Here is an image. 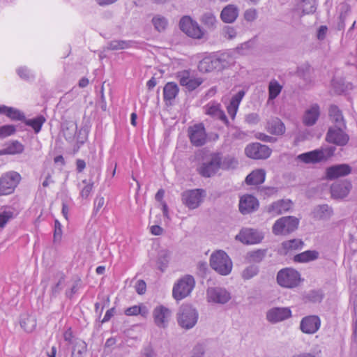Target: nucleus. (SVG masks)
<instances>
[{
	"mask_svg": "<svg viewBox=\"0 0 357 357\" xmlns=\"http://www.w3.org/2000/svg\"><path fill=\"white\" fill-rule=\"evenodd\" d=\"M257 17V12L255 8H249L244 13V19L247 22H253Z\"/></svg>",
	"mask_w": 357,
	"mask_h": 357,
	"instance_id": "obj_60",
	"label": "nucleus"
},
{
	"mask_svg": "<svg viewBox=\"0 0 357 357\" xmlns=\"http://www.w3.org/2000/svg\"><path fill=\"white\" fill-rule=\"evenodd\" d=\"M177 77L181 86H185L189 91H193L200 86L203 79L200 77H196L190 75L189 71L184 70L178 73Z\"/></svg>",
	"mask_w": 357,
	"mask_h": 357,
	"instance_id": "obj_14",
	"label": "nucleus"
},
{
	"mask_svg": "<svg viewBox=\"0 0 357 357\" xmlns=\"http://www.w3.org/2000/svg\"><path fill=\"white\" fill-rule=\"evenodd\" d=\"M125 314L127 316H136L141 314L144 317H146L149 314V310L144 305H133L125 310Z\"/></svg>",
	"mask_w": 357,
	"mask_h": 357,
	"instance_id": "obj_38",
	"label": "nucleus"
},
{
	"mask_svg": "<svg viewBox=\"0 0 357 357\" xmlns=\"http://www.w3.org/2000/svg\"><path fill=\"white\" fill-rule=\"evenodd\" d=\"M171 253L167 250H160L158 255L157 264L158 269L164 272L168 266Z\"/></svg>",
	"mask_w": 357,
	"mask_h": 357,
	"instance_id": "obj_34",
	"label": "nucleus"
},
{
	"mask_svg": "<svg viewBox=\"0 0 357 357\" xmlns=\"http://www.w3.org/2000/svg\"><path fill=\"white\" fill-rule=\"evenodd\" d=\"M207 301L210 303L225 304L231 299V294L226 289L215 287L206 291Z\"/></svg>",
	"mask_w": 357,
	"mask_h": 357,
	"instance_id": "obj_11",
	"label": "nucleus"
},
{
	"mask_svg": "<svg viewBox=\"0 0 357 357\" xmlns=\"http://www.w3.org/2000/svg\"><path fill=\"white\" fill-rule=\"evenodd\" d=\"M195 281L192 276L186 275L174 284L172 296L176 301H181L188 296L195 287Z\"/></svg>",
	"mask_w": 357,
	"mask_h": 357,
	"instance_id": "obj_3",
	"label": "nucleus"
},
{
	"mask_svg": "<svg viewBox=\"0 0 357 357\" xmlns=\"http://www.w3.org/2000/svg\"><path fill=\"white\" fill-rule=\"evenodd\" d=\"M282 86L275 79H272L268 84V99H275L281 92Z\"/></svg>",
	"mask_w": 357,
	"mask_h": 357,
	"instance_id": "obj_46",
	"label": "nucleus"
},
{
	"mask_svg": "<svg viewBox=\"0 0 357 357\" xmlns=\"http://www.w3.org/2000/svg\"><path fill=\"white\" fill-rule=\"evenodd\" d=\"M93 187V183L89 181L86 179L83 180L81 183L79 184L80 189V196L83 199H87L90 195Z\"/></svg>",
	"mask_w": 357,
	"mask_h": 357,
	"instance_id": "obj_49",
	"label": "nucleus"
},
{
	"mask_svg": "<svg viewBox=\"0 0 357 357\" xmlns=\"http://www.w3.org/2000/svg\"><path fill=\"white\" fill-rule=\"evenodd\" d=\"M350 301L354 307V316H357V289L351 295Z\"/></svg>",
	"mask_w": 357,
	"mask_h": 357,
	"instance_id": "obj_63",
	"label": "nucleus"
},
{
	"mask_svg": "<svg viewBox=\"0 0 357 357\" xmlns=\"http://www.w3.org/2000/svg\"><path fill=\"white\" fill-rule=\"evenodd\" d=\"M335 150V148L334 147H329L321 150L317 149L301 154L298 156V158L305 163L317 162L323 160H326L328 158L333 155Z\"/></svg>",
	"mask_w": 357,
	"mask_h": 357,
	"instance_id": "obj_9",
	"label": "nucleus"
},
{
	"mask_svg": "<svg viewBox=\"0 0 357 357\" xmlns=\"http://www.w3.org/2000/svg\"><path fill=\"white\" fill-rule=\"evenodd\" d=\"M142 354L143 357H155V353L151 345L145 347L142 351Z\"/></svg>",
	"mask_w": 357,
	"mask_h": 357,
	"instance_id": "obj_62",
	"label": "nucleus"
},
{
	"mask_svg": "<svg viewBox=\"0 0 357 357\" xmlns=\"http://www.w3.org/2000/svg\"><path fill=\"white\" fill-rule=\"evenodd\" d=\"M245 95V91L244 90H241L231 97L229 104L227 107V110L232 119L235 118L239 105Z\"/></svg>",
	"mask_w": 357,
	"mask_h": 357,
	"instance_id": "obj_25",
	"label": "nucleus"
},
{
	"mask_svg": "<svg viewBox=\"0 0 357 357\" xmlns=\"http://www.w3.org/2000/svg\"><path fill=\"white\" fill-rule=\"evenodd\" d=\"M351 189V183L344 180L334 183L331 187V192L334 198H344L347 196Z\"/></svg>",
	"mask_w": 357,
	"mask_h": 357,
	"instance_id": "obj_20",
	"label": "nucleus"
},
{
	"mask_svg": "<svg viewBox=\"0 0 357 357\" xmlns=\"http://www.w3.org/2000/svg\"><path fill=\"white\" fill-rule=\"evenodd\" d=\"M24 151V146L17 141L13 142L0 151L2 154H18Z\"/></svg>",
	"mask_w": 357,
	"mask_h": 357,
	"instance_id": "obj_41",
	"label": "nucleus"
},
{
	"mask_svg": "<svg viewBox=\"0 0 357 357\" xmlns=\"http://www.w3.org/2000/svg\"><path fill=\"white\" fill-rule=\"evenodd\" d=\"M198 318L197 310L188 304L182 305L176 314L178 326L185 330L192 328L197 323Z\"/></svg>",
	"mask_w": 357,
	"mask_h": 357,
	"instance_id": "obj_1",
	"label": "nucleus"
},
{
	"mask_svg": "<svg viewBox=\"0 0 357 357\" xmlns=\"http://www.w3.org/2000/svg\"><path fill=\"white\" fill-rule=\"evenodd\" d=\"M188 134L190 142L195 146H203L206 142L207 134L202 123H197L190 126Z\"/></svg>",
	"mask_w": 357,
	"mask_h": 357,
	"instance_id": "obj_10",
	"label": "nucleus"
},
{
	"mask_svg": "<svg viewBox=\"0 0 357 357\" xmlns=\"http://www.w3.org/2000/svg\"><path fill=\"white\" fill-rule=\"evenodd\" d=\"M290 209V200H279L267 207V212L272 215L282 214Z\"/></svg>",
	"mask_w": 357,
	"mask_h": 357,
	"instance_id": "obj_26",
	"label": "nucleus"
},
{
	"mask_svg": "<svg viewBox=\"0 0 357 357\" xmlns=\"http://www.w3.org/2000/svg\"><path fill=\"white\" fill-rule=\"evenodd\" d=\"M18 75L24 79L29 80L33 78L31 72L26 67H20L17 70Z\"/></svg>",
	"mask_w": 357,
	"mask_h": 357,
	"instance_id": "obj_57",
	"label": "nucleus"
},
{
	"mask_svg": "<svg viewBox=\"0 0 357 357\" xmlns=\"http://www.w3.org/2000/svg\"><path fill=\"white\" fill-rule=\"evenodd\" d=\"M151 22L154 29L158 32L164 31L168 26V20L161 15L153 16Z\"/></svg>",
	"mask_w": 357,
	"mask_h": 357,
	"instance_id": "obj_39",
	"label": "nucleus"
},
{
	"mask_svg": "<svg viewBox=\"0 0 357 357\" xmlns=\"http://www.w3.org/2000/svg\"><path fill=\"white\" fill-rule=\"evenodd\" d=\"M303 280L300 273L297 271L291 269V288L298 286Z\"/></svg>",
	"mask_w": 357,
	"mask_h": 357,
	"instance_id": "obj_59",
	"label": "nucleus"
},
{
	"mask_svg": "<svg viewBox=\"0 0 357 357\" xmlns=\"http://www.w3.org/2000/svg\"><path fill=\"white\" fill-rule=\"evenodd\" d=\"M205 348L204 345L198 344L192 350L191 357H204Z\"/></svg>",
	"mask_w": 357,
	"mask_h": 357,
	"instance_id": "obj_58",
	"label": "nucleus"
},
{
	"mask_svg": "<svg viewBox=\"0 0 357 357\" xmlns=\"http://www.w3.org/2000/svg\"><path fill=\"white\" fill-rule=\"evenodd\" d=\"M211 268L222 275H229L232 270V261L223 250L214 252L210 257Z\"/></svg>",
	"mask_w": 357,
	"mask_h": 357,
	"instance_id": "obj_2",
	"label": "nucleus"
},
{
	"mask_svg": "<svg viewBox=\"0 0 357 357\" xmlns=\"http://www.w3.org/2000/svg\"><path fill=\"white\" fill-rule=\"evenodd\" d=\"M255 45V39H252L241 44V45L238 47V50L241 54H245L253 49Z\"/></svg>",
	"mask_w": 357,
	"mask_h": 357,
	"instance_id": "obj_54",
	"label": "nucleus"
},
{
	"mask_svg": "<svg viewBox=\"0 0 357 357\" xmlns=\"http://www.w3.org/2000/svg\"><path fill=\"white\" fill-rule=\"evenodd\" d=\"M201 22L208 29L215 28L218 23L216 17L211 12L204 13L201 17Z\"/></svg>",
	"mask_w": 357,
	"mask_h": 357,
	"instance_id": "obj_47",
	"label": "nucleus"
},
{
	"mask_svg": "<svg viewBox=\"0 0 357 357\" xmlns=\"http://www.w3.org/2000/svg\"><path fill=\"white\" fill-rule=\"evenodd\" d=\"M319 257V252L316 250H307L294 257V261L298 263H307Z\"/></svg>",
	"mask_w": 357,
	"mask_h": 357,
	"instance_id": "obj_32",
	"label": "nucleus"
},
{
	"mask_svg": "<svg viewBox=\"0 0 357 357\" xmlns=\"http://www.w3.org/2000/svg\"><path fill=\"white\" fill-rule=\"evenodd\" d=\"M320 114L319 107L317 104H314L311 107L305 111L303 116V123L308 126H313L317 121Z\"/></svg>",
	"mask_w": 357,
	"mask_h": 357,
	"instance_id": "obj_27",
	"label": "nucleus"
},
{
	"mask_svg": "<svg viewBox=\"0 0 357 357\" xmlns=\"http://www.w3.org/2000/svg\"><path fill=\"white\" fill-rule=\"evenodd\" d=\"M77 126L74 121H69L63 125V133L65 138L68 140H73L77 133Z\"/></svg>",
	"mask_w": 357,
	"mask_h": 357,
	"instance_id": "obj_35",
	"label": "nucleus"
},
{
	"mask_svg": "<svg viewBox=\"0 0 357 357\" xmlns=\"http://www.w3.org/2000/svg\"><path fill=\"white\" fill-rule=\"evenodd\" d=\"M345 128L341 126L330 128L326 136V141L337 146H344L347 144L349 137L343 130Z\"/></svg>",
	"mask_w": 357,
	"mask_h": 357,
	"instance_id": "obj_12",
	"label": "nucleus"
},
{
	"mask_svg": "<svg viewBox=\"0 0 357 357\" xmlns=\"http://www.w3.org/2000/svg\"><path fill=\"white\" fill-rule=\"evenodd\" d=\"M328 114L331 120L335 123V126L346 127L342 113L337 106L334 105H331Z\"/></svg>",
	"mask_w": 357,
	"mask_h": 357,
	"instance_id": "obj_30",
	"label": "nucleus"
},
{
	"mask_svg": "<svg viewBox=\"0 0 357 357\" xmlns=\"http://www.w3.org/2000/svg\"><path fill=\"white\" fill-rule=\"evenodd\" d=\"M245 153L250 158L266 159L271 155V149L266 145L253 143L246 146Z\"/></svg>",
	"mask_w": 357,
	"mask_h": 357,
	"instance_id": "obj_13",
	"label": "nucleus"
},
{
	"mask_svg": "<svg viewBox=\"0 0 357 357\" xmlns=\"http://www.w3.org/2000/svg\"><path fill=\"white\" fill-rule=\"evenodd\" d=\"M238 236L243 243L246 244L258 243L264 238L261 232L254 229H242Z\"/></svg>",
	"mask_w": 357,
	"mask_h": 357,
	"instance_id": "obj_19",
	"label": "nucleus"
},
{
	"mask_svg": "<svg viewBox=\"0 0 357 357\" xmlns=\"http://www.w3.org/2000/svg\"><path fill=\"white\" fill-rule=\"evenodd\" d=\"M172 316V310L163 305L155 306L152 312L153 322L159 328L165 329L167 328Z\"/></svg>",
	"mask_w": 357,
	"mask_h": 357,
	"instance_id": "obj_7",
	"label": "nucleus"
},
{
	"mask_svg": "<svg viewBox=\"0 0 357 357\" xmlns=\"http://www.w3.org/2000/svg\"><path fill=\"white\" fill-rule=\"evenodd\" d=\"M36 325V319L32 316H26L22 319L20 321L21 327L27 333L33 332L35 330Z\"/></svg>",
	"mask_w": 357,
	"mask_h": 357,
	"instance_id": "obj_43",
	"label": "nucleus"
},
{
	"mask_svg": "<svg viewBox=\"0 0 357 357\" xmlns=\"http://www.w3.org/2000/svg\"><path fill=\"white\" fill-rule=\"evenodd\" d=\"M220 67V61L215 56H206L199 61L198 69L202 73H208Z\"/></svg>",
	"mask_w": 357,
	"mask_h": 357,
	"instance_id": "obj_22",
	"label": "nucleus"
},
{
	"mask_svg": "<svg viewBox=\"0 0 357 357\" xmlns=\"http://www.w3.org/2000/svg\"><path fill=\"white\" fill-rule=\"evenodd\" d=\"M290 232V216L279 218L273 226V233L275 235H287Z\"/></svg>",
	"mask_w": 357,
	"mask_h": 357,
	"instance_id": "obj_24",
	"label": "nucleus"
},
{
	"mask_svg": "<svg viewBox=\"0 0 357 357\" xmlns=\"http://www.w3.org/2000/svg\"><path fill=\"white\" fill-rule=\"evenodd\" d=\"M333 215V209L327 204L318 205L312 211V216L317 220H326Z\"/></svg>",
	"mask_w": 357,
	"mask_h": 357,
	"instance_id": "obj_29",
	"label": "nucleus"
},
{
	"mask_svg": "<svg viewBox=\"0 0 357 357\" xmlns=\"http://www.w3.org/2000/svg\"><path fill=\"white\" fill-rule=\"evenodd\" d=\"M220 169V154L214 153L207 156L197 170L200 175L208 178L214 176Z\"/></svg>",
	"mask_w": 357,
	"mask_h": 357,
	"instance_id": "obj_4",
	"label": "nucleus"
},
{
	"mask_svg": "<svg viewBox=\"0 0 357 357\" xmlns=\"http://www.w3.org/2000/svg\"><path fill=\"white\" fill-rule=\"evenodd\" d=\"M179 91L178 87L176 84L174 82H168L165 84L163 89L164 99L165 101L173 100Z\"/></svg>",
	"mask_w": 357,
	"mask_h": 357,
	"instance_id": "obj_33",
	"label": "nucleus"
},
{
	"mask_svg": "<svg viewBox=\"0 0 357 357\" xmlns=\"http://www.w3.org/2000/svg\"><path fill=\"white\" fill-rule=\"evenodd\" d=\"M320 326L319 317L316 315H310L302 319L300 328L304 333L314 334L319 329Z\"/></svg>",
	"mask_w": 357,
	"mask_h": 357,
	"instance_id": "obj_15",
	"label": "nucleus"
},
{
	"mask_svg": "<svg viewBox=\"0 0 357 357\" xmlns=\"http://www.w3.org/2000/svg\"><path fill=\"white\" fill-rule=\"evenodd\" d=\"M352 329V339L354 342H357V316H354Z\"/></svg>",
	"mask_w": 357,
	"mask_h": 357,
	"instance_id": "obj_64",
	"label": "nucleus"
},
{
	"mask_svg": "<svg viewBox=\"0 0 357 357\" xmlns=\"http://www.w3.org/2000/svg\"><path fill=\"white\" fill-rule=\"evenodd\" d=\"M258 200L252 195H245L239 202V210L243 214H248L258 208Z\"/></svg>",
	"mask_w": 357,
	"mask_h": 357,
	"instance_id": "obj_18",
	"label": "nucleus"
},
{
	"mask_svg": "<svg viewBox=\"0 0 357 357\" xmlns=\"http://www.w3.org/2000/svg\"><path fill=\"white\" fill-rule=\"evenodd\" d=\"M317 0H301L303 13L304 14L312 13L316 10Z\"/></svg>",
	"mask_w": 357,
	"mask_h": 357,
	"instance_id": "obj_52",
	"label": "nucleus"
},
{
	"mask_svg": "<svg viewBox=\"0 0 357 357\" xmlns=\"http://www.w3.org/2000/svg\"><path fill=\"white\" fill-rule=\"evenodd\" d=\"M259 120V116L256 113H250L245 116V121L250 125L257 124Z\"/></svg>",
	"mask_w": 357,
	"mask_h": 357,
	"instance_id": "obj_61",
	"label": "nucleus"
},
{
	"mask_svg": "<svg viewBox=\"0 0 357 357\" xmlns=\"http://www.w3.org/2000/svg\"><path fill=\"white\" fill-rule=\"evenodd\" d=\"M181 30L188 36L200 39L204 36V31L198 23L189 16H183L179 22Z\"/></svg>",
	"mask_w": 357,
	"mask_h": 357,
	"instance_id": "obj_8",
	"label": "nucleus"
},
{
	"mask_svg": "<svg viewBox=\"0 0 357 357\" xmlns=\"http://www.w3.org/2000/svg\"><path fill=\"white\" fill-rule=\"evenodd\" d=\"M15 132V128L12 125H6L0 127V138H5L13 135Z\"/></svg>",
	"mask_w": 357,
	"mask_h": 357,
	"instance_id": "obj_56",
	"label": "nucleus"
},
{
	"mask_svg": "<svg viewBox=\"0 0 357 357\" xmlns=\"http://www.w3.org/2000/svg\"><path fill=\"white\" fill-rule=\"evenodd\" d=\"M266 254V250H257L250 251L246 255V259L249 262L259 263L265 257Z\"/></svg>",
	"mask_w": 357,
	"mask_h": 357,
	"instance_id": "obj_44",
	"label": "nucleus"
},
{
	"mask_svg": "<svg viewBox=\"0 0 357 357\" xmlns=\"http://www.w3.org/2000/svg\"><path fill=\"white\" fill-rule=\"evenodd\" d=\"M278 283L287 288L290 287V268H285L280 270L277 275Z\"/></svg>",
	"mask_w": 357,
	"mask_h": 357,
	"instance_id": "obj_37",
	"label": "nucleus"
},
{
	"mask_svg": "<svg viewBox=\"0 0 357 357\" xmlns=\"http://www.w3.org/2000/svg\"><path fill=\"white\" fill-rule=\"evenodd\" d=\"M290 317V309L289 307H273L266 312V319L276 324Z\"/></svg>",
	"mask_w": 357,
	"mask_h": 357,
	"instance_id": "obj_17",
	"label": "nucleus"
},
{
	"mask_svg": "<svg viewBox=\"0 0 357 357\" xmlns=\"http://www.w3.org/2000/svg\"><path fill=\"white\" fill-rule=\"evenodd\" d=\"M259 268L255 265H250L246 267L242 272L241 276L244 280H250L257 275Z\"/></svg>",
	"mask_w": 357,
	"mask_h": 357,
	"instance_id": "obj_53",
	"label": "nucleus"
},
{
	"mask_svg": "<svg viewBox=\"0 0 357 357\" xmlns=\"http://www.w3.org/2000/svg\"><path fill=\"white\" fill-rule=\"evenodd\" d=\"M351 170L349 165L346 164L333 165L327 169V178L335 179L340 176H344L350 174Z\"/></svg>",
	"mask_w": 357,
	"mask_h": 357,
	"instance_id": "obj_21",
	"label": "nucleus"
},
{
	"mask_svg": "<svg viewBox=\"0 0 357 357\" xmlns=\"http://www.w3.org/2000/svg\"><path fill=\"white\" fill-rule=\"evenodd\" d=\"M238 166V161L232 156L227 155L223 158L220 156V169H234Z\"/></svg>",
	"mask_w": 357,
	"mask_h": 357,
	"instance_id": "obj_45",
	"label": "nucleus"
},
{
	"mask_svg": "<svg viewBox=\"0 0 357 357\" xmlns=\"http://www.w3.org/2000/svg\"><path fill=\"white\" fill-rule=\"evenodd\" d=\"M0 114H4L9 118L14 120H22L24 118V114L18 109L5 105L0 106Z\"/></svg>",
	"mask_w": 357,
	"mask_h": 357,
	"instance_id": "obj_36",
	"label": "nucleus"
},
{
	"mask_svg": "<svg viewBox=\"0 0 357 357\" xmlns=\"http://www.w3.org/2000/svg\"><path fill=\"white\" fill-rule=\"evenodd\" d=\"M310 66L308 64L305 63L298 67L297 74L298 76L303 77L305 80L307 81L310 79Z\"/></svg>",
	"mask_w": 357,
	"mask_h": 357,
	"instance_id": "obj_55",
	"label": "nucleus"
},
{
	"mask_svg": "<svg viewBox=\"0 0 357 357\" xmlns=\"http://www.w3.org/2000/svg\"><path fill=\"white\" fill-rule=\"evenodd\" d=\"M204 110L206 115L219 119L225 124L228 125V119L221 108L220 103L215 101H211L204 107Z\"/></svg>",
	"mask_w": 357,
	"mask_h": 357,
	"instance_id": "obj_16",
	"label": "nucleus"
},
{
	"mask_svg": "<svg viewBox=\"0 0 357 357\" xmlns=\"http://www.w3.org/2000/svg\"><path fill=\"white\" fill-rule=\"evenodd\" d=\"M269 129L271 132L274 135H282L285 131V127L283 123L279 119L273 121L270 125Z\"/></svg>",
	"mask_w": 357,
	"mask_h": 357,
	"instance_id": "obj_51",
	"label": "nucleus"
},
{
	"mask_svg": "<svg viewBox=\"0 0 357 357\" xmlns=\"http://www.w3.org/2000/svg\"><path fill=\"white\" fill-rule=\"evenodd\" d=\"M131 45L132 41L130 40H112L107 43V49L109 50H121L130 47Z\"/></svg>",
	"mask_w": 357,
	"mask_h": 357,
	"instance_id": "obj_42",
	"label": "nucleus"
},
{
	"mask_svg": "<svg viewBox=\"0 0 357 357\" xmlns=\"http://www.w3.org/2000/svg\"><path fill=\"white\" fill-rule=\"evenodd\" d=\"M324 298V294L321 290H310L303 296L305 302L320 303Z\"/></svg>",
	"mask_w": 357,
	"mask_h": 357,
	"instance_id": "obj_40",
	"label": "nucleus"
},
{
	"mask_svg": "<svg viewBox=\"0 0 357 357\" xmlns=\"http://www.w3.org/2000/svg\"><path fill=\"white\" fill-rule=\"evenodd\" d=\"M87 344L81 339L72 342L71 357H86Z\"/></svg>",
	"mask_w": 357,
	"mask_h": 357,
	"instance_id": "obj_28",
	"label": "nucleus"
},
{
	"mask_svg": "<svg viewBox=\"0 0 357 357\" xmlns=\"http://www.w3.org/2000/svg\"><path fill=\"white\" fill-rule=\"evenodd\" d=\"M15 216L14 209L10 207L5 208L0 212V228H3L8 221Z\"/></svg>",
	"mask_w": 357,
	"mask_h": 357,
	"instance_id": "obj_48",
	"label": "nucleus"
},
{
	"mask_svg": "<svg viewBox=\"0 0 357 357\" xmlns=\"http://www.w3.org/2000/svg\"><path fill=\"white\" fill-rule=\"evenodd\" d=\"M205 196L206 192L204 190H188L182 193L181 200L189 209H195L202 204Z\"/></svg>",
	"mask_w": 357,
	"mask_h": 357,
	"instance_id": "obj_6",
	"label": "nucleus"
},
{
	"mask_svg": "<svg viewBox=\"0 0 357 357\" xmlns=\"http://www.w3.org/2000/svg\"><path fill=\"white\" fill-rule=\"evenodd\" d=\"M45 121V119L43 116H39L35 119L26 121V125L33 128L36 133H38L42 128L43 124Z\"/></svg>",
	"mask_w": 357,
	"mask_h": 357,
	"instance_id": "obj_50",
	"label": "nucleus"
},
{
	"mask_svg": "<svg viewBox=\"0 0 357 357\" xmlns=\"http://www.w3.org/2000/svg\"><path fill=\"white\" fill-rule=\"evenodd\" d=\"M21 180V176L15 171L6 172L0 177V196L12 194Z\"/></svg>",
	"mask_w": 357,
	"mask_h": 357,
	"instance_id": "obj_5",
	"label": "nucleus"
},
{
	"mask_svg": "<svg viewBox=\"0 0 357 357\" xmlns=\"http://www.w3.org/2000/svg\"><path fill=\"white\" fill-rule=\"evenodd\" d=\"M266 177V172L262 169L252 171L245 178V182L248 185H259L262 183Z\"/></svg>",
	"mask_w": 357,
	"mask_h": 357,
	"instance_id": "obj_31",
	"label": "nucleus"
},
{
	"mask_svg": "<svg viewBox=\"0 0 357 357\" xmlns=\"http://www.w3.org/2000/svg\"><path fill=\"white\" fill-rule=\"evenodd\" d=\"M238 16V9L234 4L226 6L220 13L221 20L227 24H231L236 21Z\"/></svg>",
	"mask_w": 357,
	"mask_h": 357,
	"instance_id": "obj_23",
	"label": "nucleus"
}]
</instances>
